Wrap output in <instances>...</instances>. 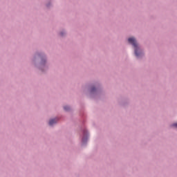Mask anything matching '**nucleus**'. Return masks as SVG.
Instances as JSON below:
<instances>
[{
  "label": "nucleus",
  "instance_id": "f257e3e1",
  "mask_svg": "<svg viewBox=\"0 0 177 177\" xmlns=\"http://www.w3.org/2000/svg\"><path fill=\"white\" fill-rule=\"evenodd\" d=\"M128 41L135 48V55L136 57L142 56V53H139V47L138 46V43H136V39H135V37H130L129 38Z\"/></svg>",
  "mask_w": 177,
  "mask_h": 177
},
{
  "label": "nucleus",
  "instance_id": "f03ea898",
  "mask_svg": "<svg viewBox=\"0 0 177 177\" xmlns=\"http://www.w3.org/2000/svg\"><path fill=\"white\" fill-rule=\"evenodd\" d=\"M57 122V119H52L49 122V125L52 126L53 124H56Z\"/></svg>",
  "mask_w": 177,
  "mask_h": 177
},
{
  "label": "nucleus",
  "instance_id": "7ed1b4c3",
  "mask_svg": "<svg viewBox=\"0 0 177 177\" xmlns=\"http://www.w3.org/2000/svg\"><path fill=\"white\" fill-rule=\"evenodd\" d=\"M64 110L66 111H68L70 110V107L69 106H64Z\"/></svg>",
  "mask_w": 177,
  "mask_h": 177
},
{
  "label": "nucleus",
  "instance_id": "20e7f679",
  "mask_svg": "<svg viewBox=\"0 0 177 177\" xmlns=\"http://www.w3.org/2000/svg\"><path fill=\"white\" fill-rule=\"evenodd\" d=\"M173 127H176L177 128V123L174 124Z\"/></svg>",
  "mask_w": 177,
  "mask_h": 177
},
{
  "label": "nucleus",
  "instance_id": "39448f33",
  "mask_svg": "<svg viewBox=\"0 0 177 177\" xmlns=\"http://www.w3.org/2000/svg\"><path fill=\"white\" fill-rule=\"evenodd\" d=\"M88 135V131H84V136Z\"/></svg>",
  "mask_w": 177,
  "mask_h": 177
},
{
  "label": "nucleus",
  "instance_id": "423d86ee",
  "mask_svg": "<svg viewBox=\"0 0 177 177\" xmlns=\"http://www.w3.org/2000/svg\"><path fill=\"white\" fill-rule=\"evenodd\" d=\"M95 91V88L91 89V92H93Z\"/></svg>",
  "mask_w": 177,
  "mask_h": 177
},
{
  "label": "nucleus",
  "instance_id": "0eeeda50",
  "mask_svg": "<svg viewBox=\"0 0 177 177\" xmlns=\"http://www.w3.org/2000/svg\"><path fill=\"white\" fill-rule=\"evenodd\" d=\"M82 140H84V138L82 139Z\"/></svg>",
  "mask_w": 177,
  "mask_h": 177
}]
</instances>
